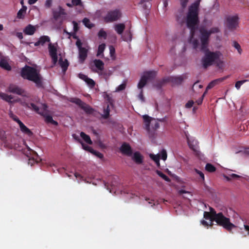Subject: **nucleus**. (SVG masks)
Returning <instances> with one entry per match:
<instances>
[{"label":"nucleus","instance_id":"obj_1","mask_svg":"<svg viewBox=\"0 0 249 249\" xmlns=\"http://www.w3.org/2000/svg\"><path fill=\"white\" fill-rule=\"evenodd\" d=\"M199 2L196 1L192 3L188 8L186 17V25L190 30L192 38L194 37L196 31L199 23L198 16Z\"/></svg>","mask_w":249,"mask_h":249},{"label":"nucleus","instance_id":"obj_2","mask_svg":"<svg viewBox=\"0 0 249 249\" xmlns=\"http://www.w3.org/2000/svg\"><path fill=\"white\" fill-rule=\"evenodd\" d=\"M204 53L205 55L201 60L203 67L205 69L213 65L214 63L217 66H219L220 64L223 62L220 60V57L222 53L219 51L211 52L207 48L206 51H202Z\"/></svg>","mask_w":249,"mask_h":249},{"label":"nucleus","instance_id":"obj_3","mask_svg":"<svg viewBox=\"0 0 249 249\" xmlns=\"http://www.w3.org/2000/svg\"><path fill=\"white\" fill-rule=\"evenodd\" d=\"M21 76L25 79L34 82L38 87L42 84L39 71L34 67L26 66L23 68L21 71Z\"/></svg>","mask_w":249,"mask_h":249},{"label":"nucleus","instance_id":"obj_4","mask_svg":"<svg viewBox=\"0 0 249 249\" xmlns=\"http://www.w3.org/2000/svg\"><path fill=\"white\" fill-rule=\"evenodd\" d=\"M217 225L222 226L228 231H231L236 226L231 222L230 219L224 215L222 212L217 213L216 217L213 219Z\"/></svg>","mask_w":249,"mask_h":249},{"label":"nucleus","instance_id":"obj_5","mask_svg":"<svg viewBox=\"0 0 249 249\" xmlns=\"http://www.w3.org/2000/svg\"><path fill=\"white\" fill-rule=\"evenodd\" d=\"M185 78H186V77L183 75L169 77L159 82L156 86L158 88L160 89L165 83L167 82H171L175 85H179L182 83Z\"/></svg>","mask_w":249,"mask_h":249},{"label":"nucleus","instance_id":"obj_6","mask_svg":"<svg viewBox=\"0 0 249 249\" xmlns=\"http://www.w3.org/2000/svg\"><path fill=\"white\" fill-rule=\"evenodd\" d=\"M122 13L119 9L109 11L106 16L103 18L104 21L106 23L112 22L120 18Z\"/></svg>","mask_w":249,"mask_h":249},{"label":"nucleus","instance_id":"obj_7","mask_svg":"<svg viewBox=\"0 0 249 249\" xmlns=\"http://www.w3.org/2000/svg\"><path fill=\"white\" fill-rule=\"evenodd\" d=\"M70 101L72 103H74L82 109H83L88 114H92L94 111V109L89 105L83 102L81 99L78 98H71Z\"/></svg>","mask_w":249,"mask_h":249},{"label":"nucleus","instance_id":"obj_8","mask_svg":"<svg viewBox=\"0 0 249 249\" xmlns=\"http://www.w3.org/2000/svg\"><path fill=\"white\" fill-rule=\"evenodd\" d=\"M200 34V39L201 41V51H206V48L208 47L209 38L210 34L208 31L205 28H201L199 30Z\"/></svg>","mask_w":249,"mask_h":249},{"label":"nucleus","instance_id":"obj_9","mask_svg":"<svg viewBox=\"0 0 249 249\" xmlns=\"http://www.w3.org/2000/svg\"><path fill=\"white\" fill-rule=\"evenodd\" d=\"M156 76V72L154 71H149L144 72V74L141 77L138 84V88L142 89V88L146 85L147 81L153 79Z\"/></svg>","mask_w":249,"mask_h":249},{"label":"nucleus","instance_id":"obj_10","mask_svg":"<svg viewBox=\"0 0 249 249\" xmlns=\"http://www.w3.org/2000/svg\"><path fill=\"white\" fill-rule=\"evenodd\" d=\"M239 18L237 15L228 16L226 18V24L230 30H233L238 26Z\"/></svg>","mask_w":249,"mask_h":249},{"label":"nucleus","instance_id":"obj_11","mask_svg":"<svg viewBox=\"0 0 249 249\" xmlns=\"http://www.w3.org/2000/svg\"><path fill=\"white\" fill-rule=\"evenodd\" d=\"M57 46V43H52L50 42L48 44V50L49 54L52 59V62L53 65H56L58 61Z\"/></svg>","mask_w":249,"mask_h":249},{"label":"nucleus","instance_id":"obj_12","mask_svg":"<svg viewBox=\"0 0 249 249\" xmlns=\"http://www.w3.org/2000/svg\"><path fill=\"white\" fill-rule=\"evenodd\" d=\"M7 91L24 97H29L27 92L18 86L11 84L7 88Z\"/></svg>","mask_w":249,"mask_h":249},{"label":"nucleus","instance_id":"obj_13","mask_svg":"<svg viewBox=\"0 0 249 249\" xmlns=\"http://www.w3.org/2000/svg\"><path fill=\"white\" fill-rule=\"evenodd\" d=\"M120 151L122 154L130 156L132 154V150L129 144L124 142L120 147Z\"/></svg>","mask_w":249,"mask_h":249},{"label":"nucleus","instance_id":"obj_14","mask_svg":"<svg viewBox=\"0 0 249 249\" xmlns=\"http://www.w3.org/2000/svg\"><path fill=\"white\" fill-rule=\"evenodd\" d=\"M230 77V75H227L224 77L219 78L216 79H215L212 81H211L207 86L206 88V91H207L208 89H210L213 87H214L215 86L220 84V83L223 82L224 80L227 79Z\"/></svg>","mask_w":249,"mask_h":249},{"label":"nucleus","instance_id":"obj_15","mask_svg":"<svg viewBox=\"0 0 249 249\" xmlns=\"http://www.w3.org/2000/svg\"><path fill=\"white\" fill-rule=\"evenodd\" d=\"M59 11L53 10V18L55 20H57L59 19L61 15H66L65 10L61 6H59Z\"/></svg>","mask_w":249,"mask_h":249},{"label":"nucleus","instance_id":"obj_16","mask_svg":"<svg viewBox=\"0 0 249 249\" xmlns=\"http://www.w3.org/2000/svg\"><path fill=\"white\" fill-rule=\"evenodd\" d=\"M78 51L79 60L81 63H83L87 57L88 50L86 48H83Z\"/></svg>","mask_w":249,"mask_h":249},{"label":"nucleus","instance_id":"obj_17","mask_svg":"<svg viewBox=\"0 0 249 249\" xmlns=\"http://www.w3.org/2000/svg\"><path fill=\"white\" fill-rule=\"evenodd\" d=\"M58 63L62 68L63 73L65 74L69 66V63L68 60L65 59L63 60V58L61 57L59 59Z\"/></svg>","mask_w":249,"mask_h":249},{"label":"nucleus","instance_id":"obj_18","mask_svg":"<svg viewBox=\"0 0 249 249\" xmlns=\"http://www.w3.org/2000/svg\"><path fill=\"white\" fill-rule=\"evenodd\" d=\"M50 38L48 36H42L40 37L38 40L35 43V46H43L46 42H50Z\"/></svg>","mask_w":249,"mask_h":249},{"label":"nucleus","instance_id":"obj_19","mask_svg":"<svg viewBox=\"0 0 249 249\" xmlns=\"http://www.w3.org/2000/svg\"><path fill=\"white\" fill-rule=\"evenodd\" d=\"M36 31L35 27L31 24H29L23 30V32L25 35L32 36L34 34Z\"/></svg>","mask_w":249,"mask_h":249},{"label":"nucleus","instance_id":"obj_20","mask_svg":"<svg viewBox=\"0 0 249 249\" xmlns=\"http://www.w3.org/2000/svg\"><path fill=\"white\" fill-rule=\"evenodd\" d=\"M132 160L138 164H140L143 162V157L139 152H136L134 153Z\"/></svg>","mask_w":249,"mask_h":249},{"label":"nucleus","instance_id":"obj_21","mask_svg":"<svg viewBox=\"0 0 249 249\" xmlns=\"http://www.w3.org/2000/svg\"><path fill=\"white\" fill-rule=\"evenodd\" d=\"M184 10L183 8L179 9L176 14V18L177 21L179 23L183 22Z\"/></svg>","mask_w":249,"mask_h":249},{"label":"nucleus","instance_id":"obj_22","mask_svg":"<svg viewBox=\"0 0 249 249\" xmlns=\"http://www.w3.org/2000/svg\"><path fill=\"white\" fill-rule=\"evenodd\" d=\"M142 118H143V121H144V123L145 124V129L147 131H150V125L151 121L152 120H154V119H153L152 118L149 117L147 115H143Z\"/></svg>","mask_w":249,"mask_h":249},{"label":"nucleus","instance_id":"obj_23","mask_svg":"<svg viewBox=\"0 0 249 249\" xmlns=\"http://www.w3.org/2000/svg\"><path fill=\"white\" fill-rule=\"evenodd\" d=\"M0 67L6 71H10L11 67L10 66L6 60L1 58L0 60Z\"/></svg>","mask_w":249,"mask_h":249},{"label":"nucleus","instance_id":"obj_24","mask_svg":"<svg viewBox=\"0 0 249 249\" xmlns=\"http://www.w3.org/2000/svg\"><path fill=\"white\" fill-rule=\"evenodd\" d=\"M20 130L24 133L30 136L33 135V132L29 129L27 127H26L23 123H20L19 125Z\"/></svg>","mask_w":249,"mask_h":249},{"label":"nucleus","instance_id":"obj_25","mask_svg":"<svg viewBox=\"0 0 249 249\" xmlns=\"http://www.w3.org/2000/svg\"><path fill=\"white\" fill-rule=\"evenodd\" d=\"M22 105L23 106L26 107H27V108H28L29 109H32V110L35 111L37 113H39V107L37 106H36L35 104H34V103L29 104V103H26V102H23L22 103Z\"/></svg>","mask_w":249,"mask_h":249},{"label":"nucleus","instance_id":"obj_26","mask_svg":"<svg viewBox=\"0 0 249 249\" xmlns=\"http://www.w3.org/2000/svg\"><path fill=\"white\" fill-rule=\"evenodd\" d=\"M125 28V26L124 23H118L114 26V29L119 35H121L123 33Z\"/></svg>","mask_w":249,"mask_h":249},{"label":"nucleus","instance_id":"obj_27","mask_svg":"<svg viewBox=\"0 0 249 249\" xmlns=\"http://www.w3.org/2000/svg\"><path fill=\"white\" fill-rule=\"evenodd\" d=\"M139 4L142 5L143 9L147 11H149L151 7V3L145 0H141L139 2Z\"/></svg>","mask_w":249,"mask_h":249},{"label":"nucleus","instance_id":"obj_28","mask_svg":"<svg viewBox=\"0 0 249 249\" xmlns=\"http://www.w3.org/2000/svg\"><path fill=\"white\" fill-rule=\"evenodd\" d=\"M94 64L96 68L100 71H102L104 68V62L100 59H95L93 61Z\"/></svg>","mask_w":249,"mask_h":249},{"label":"nucleus","instance_id":"obj_29","mask_svg":"<svg viewBox=\"0 0 249 249\" xmlns=\"http://www.w3.org/2000/svg\"><path fill=\"white\" fill-rule=\"evenodd\" d=\"M0 97L1 99L9 103H11L12 102V100L13 99L12 95L2 92L0 93Z\"/></svg>","mask_w":249,"mask_h":249},{"label":"nucleus","instance_id":"obj_30","mask_svg":"<svg viewBox=\"0 0 249 249\" xmlns=\"http://www.w3.org/2000/svg\"><path fill=\"white\" fill-rule=\"evenodd\" d=\"M80 137L83 139V140L87 143L89 144H92V142L90 139V137L87 135L86 133H85L83 132H81L80 133Z\"/></svg>","mask_w":249,"mask_h":249},{"label":"nucleus","instance_id":"obj_31","mask_svg":"<svg viewBox=\"0 0 249 249\" xmlns=\"http://www.w3.org/2000/svg\"><path fill=\"white\" fill-rule=\"evenodd\" d=\"M44 117H45V121L47 123H51L54 125H58V123L53 120V118L52 116L49 115H44Z\"/></svg>","mask_w":249,"mask_h":249},{"label":"nucleus","instance_id":"obj_32","mask_svg":"<svg viewBox=\"0 0 249 249\" xmlns=\"http://www.w3.org/2000/svg\"><path fill=\"white\" fill-rule=\"evenodd\" d=\"M109 105H107L106 107H104V114H102V117L104 119H107L110 115Z\"/></svg>","mask_w":249,"mask_h":249},{"label":"nucleus","instance_id":"obj_33","mask_svg":"<svg viewBox=\"0 0 249 249\" xmlns=\"http://www.w3.org/2000/svg\"><path fill=\"white\" fill-rule=\"evenodd\" d=\"M149 156H150V158L155 162L156 164H157V165L158 166H159L160 165V155H159V154L154 155V154H150Z\"/></svg>","mask_w":249,"mask_h":249},{"label":"nucleus","instance_id":"obj_34","mask_svg":"<svg viewBox=\"0 0 249 249\" xmlns=\"http://www.w3.org/2000/svg\"><path fill=\"white\" fill-rule=\"evenodd\" d=\"M203 216L205 219L210 220L211 222L210 226H212L213 225L212 222L214 221V220H213V217H212V215H211V213H209L208 212H204Z\"/></svg>","mask_w":249,"mask_h":249},{"label":"nucleus","instance_id":"obj_35","mask_svg":"<svg viewBox=\"0 0 249 249\" xmlns=\"http://www.w3.org/2000/svg\"><path fill=\"white\" fill-rule=\"evenodd\" d=\"M83 23L86 27L89 29H91L94 27V24L91 23L90 20L87 18H85L83 19Z\"/></svg>","mask_w":249,"mask_h":249},{"label":"nucleus","instance_id":"obj_36","mask_svg":"<svg viewBox=\"0 0 249 249\" xmlns=\"http://www.w3.org/2000/svg\"><path fill=\"white\" fill-rule=\"evenodd\" d=\"M106 48V44L105 43H102L100 45H99L98 48V51L97 53V56H100L102 54H103L105 49Z\"/></svg>","mask_w":249,"mask_h":249},{"label":"nucleus","instance_id":"obj_37","mask_svg":"<svg viewBox=\"0 0 249 249\" xmlns=\"http://www.w3.org/2000/svg\"><path fill=\"white\" fill-rule=\"evenodd\" d=\"M239 228L241 231V233L243 232V230H245L247 232V234H245L244 236H246L247 235H249V225L244 223L242 227H239Z\"/></svg>","mask_w":249,"mask_h":249},{"label":"nucleus","instance_id":"obj_38","mask_svg":"<svg viewBox=\"0 0 249 249\" xmlns=\"http://www.w3.org/2000/svg\"><path fill=\"white\" fill-rule=\"evenodd\" d=\"M232 46L234 47L238 51V53L241 54L242 53V49L240 44L236 41H233L232 42Z\"/></svg>","mask_w":249,"mask_h":249},{"label":"nucleus","instance_id":"obj_39","mask_svg":"<svg viewBox=\"0 0 249 249\" xmlns=\"http://www.w3.org/2000/svg\"><path fill=\"white\" fill-rule=\"evenodd\" d=\"M205 169L209 172H213L216 170V168L211 163H207Z\"/></svg>","mask_w":249,"mask_h":249},{"label":"nucleus","instance_id":"obj_40","mask_svg":"<svg viewBox=\"0 0 249 249\" xmlns=\"http://www.w3.org/2000/svg\"><path fill=\"white\" fill-rule=\"evenodd\" d=\"M105 98L106 100L107 101V102L108 103V105L111 106H113V102L114 100L113 99L109 96L108 94H106Z\"/></svg>","mask_w":249,"mask_h":249},{"label":"nucleus","instance_id":"obj_41","mask_svg":"<svg viewBox=\"0 0 249 249\" xmlns=\"http://www.w3.org/2000/svg\"><path fill=\"white\" fill-rule=\"evenodd\" d=\"M86 83L90 88H93L95 85V82L90 78L87 79Z\"/></svg>","mask_w":249,"mask_h":249},{"label":"nucleus","instance_id":"obj_42","mask_svg":"<svg viewBox=\"0 0 249 249\" xmlns=\"http://www.w3.org/2000/svg\"><path fill=\"white\" fill-rule=\"evenodd\" d=\"M157 174L160 177H161L162 178H163V179H164L166 181H169L170 180V178L166 175H165L164 174H163L162 172H161V171H157Z\"/></svg>","mask_w":249,"mask_h":249},{"label":"nucleus","instance_id":"obj_43","mask_svg":"<svg viewBox=\"0 0 249 249\" xmlns=\"http://www.w3.org/2000/svg\"><path fill=\"white\" fill-rule=\"evenodd\" d=\"M193 38H194V37L193 38H192L191 36H190V42H192V43L193 46V48L194 49H196L199 46V41L196 39L192 40Z\"/></svg>","mask_w":249,"mask_h":249},{"label":"nucleus","instance_id":"obj_44","mask_svg":"<svg viewBox=\"0 0 249 249\" xmlns=\"http://www.w3.org/2000/svg\"><path fill=\"white\" fill-rule=\"evenodd\" d=\"M98 36L99 37H103L104 39H106L107 37V33L104 31L103 29L99 31L98 34Z\"/></svg>","mask_w":249,"mask_h":249},{"label":"nucleus","instance_id":"obj_45","mask_svg":"<svg viewBox=\"0 0 249 249\" xmlns=\"http://www.w3.org/2000/svg\"><path fill=\"white\" fill-rule=\"evenodd\" d=\"M160 156L162 160H165L167 159V152H166V150L162 149L161 150V151L160 152Z\"/></svg>","mask_w":249,"mask_h":249},{"label":"nucleus","instance_id":"obj_46","mask_svg":"<svg viewBox=\"0 0 249 249\" xmlns=\"http://www.w3.org/2000/svg\"><path fill=\"white\" fill-rule=\"evenodd\" d=\"M247 81V80H244L241 81H238L235 83V87L237 89H239L240 87L242 84Z\"/></svg>","mask_w":249,"mask_h":249},{"label":"nucleus","instance_id":"obj_47","mask_svg":"<svg viewBox=\"0 0 249 249\" xmlns=\"http://www.w3.org/2000/svg\"><path fill=\"white\" fill-rule=\"evenodd\" d=\"M208 32L211 35L212 34L219 33L220 32V30L218 27H214L211 28L210 30L208 31Z\"/></svg>","mask_w":249,"mask_h":249},{"label":"nucleus","instance_id":"obj_48","mask_svg":"<svg viewBox=\"0 0 249 249\" xmlns=\"http://www.w3.org/2000/svg\"><path fill=\"white\" fill-rule=\"evenodd\" d=\"M71 2L74 6H83V4L81 0H71Z\"/></svg>","mask_w":249,"mask_h":249},{"label":"nucleus","instance_id":"obj_49","mask_svg":"<svg viewBox=\"0 0 249 249\" xmlns=\"http://www.w3.org/2000/svg\"><path fill=\"white\" fill-rule=\"evenodd\" d=\"M64 32L69 35V38H70L71 36H72L74 39H79L78 37L76 35L77 32H73V33H69L64 30Z\"/></svg>","mask_w":249,"mask_h":249},{"label":"nucleus","instance_id":"obj_50","mask_svg":"<svg viewBox=\"0 0 249 249\" xmlns=\"http://www.w3.org/2000/svg\"><path fill=\"white\" fill-rule=\"evenodd\" d=\"M92 154H93V155H95L96 157H98L100 159H102L103 158V155L100 152L97 151H96L94 149H93L92 151L91 152Z\"/></svg>","mask_w":249,"mask_h":249},{"label":"nucleus","instance_id":"obj_51","mask_svg":"<svg viewBox=\"0 0 249 249\" xmlns=\"http://www.w3.org/2000/svg\"><path fill=\"white\" fill-rule=\"evenodd\" d=\"M24 13V10L20 9L17 13V18L19 19L23 18Z\"/></svg>","mask_w":249,"mask_h":249},{"label":"nucleus","instance_id":"obj_52","mask_svg":"<svg viewBox=\"0 0 249 249\" xmlns=\"http://www.w3.org/2000/svg\"><path fill=\"white\" fill-rule=\"evenodd\" d=\"M195 171L198 175H199L201 180L204 181L205 178L204 174L201 171L197 170V169H195Z\"/></svg>","mask_w":249,"mask_h":249},{"label":"nucleus","instance_id":"obj_53","mask_svg":"<svg viewBox=\"0 0 249 249\" xmlns=\"http://www.w3.org/2000/svg\"><path fill=\"white\" fill-rule=\"evenodd\" d=\"M210 211L209 213H211V215H212V217H213V220L216 217V215L217 214V213H216L215 210L212 207H210Z\"/></svg>","mask_w":249,"mask_h":249},{"label":"nucleus","instance_id":"obj_54","mask_svg":"<svg viewBox=\"0 0 249 249\" xmlns=\"http://www.w3.org/2000/svg\"><path fill=\"white\" fill-rule=\"evenodd\" d=\"M124 41L131 40V34L130 32L125 33V36L124 37Z\"/></svg>","mask_w":249,"mask_h":249},{"label":"nucleus","instance_id":"obj_55","mask_svg":"<svg viewBox=\"0 0 249 249\" xmlns=\"http://www.w3.org/2000/svg\"><path fill=\"white\" fill-rule=\"evenodd\" d=\"M82 147L84 149H85L88 151H89L90 153H91V152L92 151V150L93 149L92 147H91L89 146H88V145H86L83 143H82Z\"/></svg>","mask_w":249,"mask_h":249},{"label":"nucleus","instance_id":"obj_56","mask_svg":"<svg viewBox=\"0 0 249 249\" xmlns=\"http://www.w3.org/2000/svg\"><path fill=\"white\" fill-rule=\"evenodd\" d=\"M194 104V102L193 100H190L185 104V107L188 108H191L193 107Z\"/></svg>","mask_w":249,"mask_h":249},{"label":"nucleus","instance_id":"obj_57","mask_svg":"<svg viewBox=\"0 0 249 249\" xmlns=\"http://www.w3.org/2000/svg\"><path fill=\"white\" fill-rule=\"evenodd\" d=\"M72 24L73 25V32H77L79 30L78 23L76 21H73Z\"/></svg>","mask_w":249,"mask_h":249},{"label":"nucleus","instance_id":"obj_58","mask_svg":"<svg viewBox=\"0 0 249 249\" xmlns=\"http://www.w3.org/2000/svg\"><path fill=\"white\" fill-rule=\"evenodd\" d=\"M206 93V91L204 92V93L202 95L201 97L198 99L196 102L198 105H200L202 103V101L203 100V98L205 96V94Z\"/></svg>","mask_w":249,"mask_h":249},{"label":"nucleus","instance_id":"obj_59","mask_svg":"<svg viewBox=\"0 0 249 249\" xmlns=\"http://www.w3.org/2000/svg\"><path fill=\"white\" fill-rule=\"evenodd\" d=\"M125 87H126L125 84H122L120 85L117 88L116 90L118 91L123 90L125 88Z\"/></svg>","mask_w":249,"mask_h":249},{"label":"nucleus","instance_id":"obj_60","mask_svg":"<svg viewBox=\"0 0 249 249\" xmlns=\"http://www.w3.org/2000/svg\"><path fill=\"white\" fill-rule=\"evenodd\" d=\"M188 2V0H180V4L182 6L181 8L184 9L186 7Z\"/></svg>","mask_w":249,"mask_h":249},{"label":"nucleus","instance_id":"obj_61","mask_svg":"<svg viewBox=\"0 0 249 249\" xmlns=\"http://www.w3.org/2000/svg\"><path fill=\"white\" fill-rule=\"evenodd\" d=\"M78 77L79 78H80L81 79H82L83 80H84L85 82L87 80V79H88L89 78L87 75H86L83 73H79L78 74Z\"/></svg>","mask_w":249,"mask_h":249},{"label":"nucleus","instance_id":"obj_62","mask_svg":"<svg viewBox=\"0 0 249 249\" xmlns=\"http://www.w3.org/2000/svg\"><path fill=\"white\" fill-rule=\"evenodd\" d=\"M76 45L77 46V48H78V50L84 48V47H82V42L79 39H77V41L76 42Z\"/></svg>","mask_w":249,"mask_h":249},{"label":"nucleus","instance_id":"obj_63","mask_svg":"<svg viewBox=\"0 0 249 249\" xmlns=\"http://www.w3.org/2000/svg\"><path fill=\"white\" fill-rule=\"evenodd\" d=\"M52 4V0H47L45 2V5L47 8H50Z\"/></svg>","mask_w":249,"mask_h":249},{"label":"nucleus","instance_id":"obj_64","mask_svg":"<svg viewBox=\"0 0 249 249\" xmlns=\"http://www.w3.org/2000/svg\"><path fill=\"white\" fill-rule=\"evenodd\" d=\"M109 52L111 56H112L115 54V50L112 46L109 47Z\"/></svg>","mask_w":249,"mask_h":249}]
</instances>
